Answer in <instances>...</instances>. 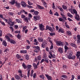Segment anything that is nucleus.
I'll use <instances>...</instances> for the list:
<instances>
[{
    "instance_id": "nucleus-53",
    "label": "nucleus",
    "mask_w": 80,
    "mask_h": 80,
    "mask_svg": "<svg viewBox=\"0 0 80 80\" xmlns=\"http://www.w3.org/2000/svg\"><path fill=\"white\" fill-rule=\"evenodd\" d=\"M27 7L29 8H33V7L31 6H29V5H28L27 6Z\"/></svg>"
},
{
    "instance_id": "nucleus-60",
    "label": "nucleus",
    "mask_w": 80,
    "mask_h": 80,
    "mask_svg": "<svg viewBox=\"0 0 80 80\" xmlns=\"http://www.w3.org/2000/svg\"><path fill=\"white\" fill-rule=\"evenodd\" d=\"M44 61H45V60L44 59H42V60L40 62V63H43V62H44Z\"/></svg>"
},
{
    "instance_id": "nucleus-9",
    "label": "nucleus",
    "mask_w": 80,
    "mask_h": 80,
    "mask_svg": "<svg viewBox=\"0 0 80 80\" xmlns=\"http://www.w3.org/2000/svg\"><path fill=\"white\" fill-rule=\"evenodd\" d=\"M77 43H80V35L79 34H78L77 36Z\"/></svg>"
},
{
    "instance_id": "nucleus-12",
    "label": "nucleus",
    "mask_w": 80,
    "mask_h": 80,
    "mask_svg": "<svg viewBox=\"0 0 80 80\" xmlns=\"http://www.w3.org/2000/svg\"><path fill=\"white\" fill-rule=\"evenodd\" d=\"M58 32L59 33H64V30L62 28H59L58 31Z\"/></svg>"
},
{
    "instance_id": "nucleus-19",
    "label": "nucleus",
    "mask_w": 80,
    "mask_h": 80,
    "mask_svg": "<svg viewBox=\"0 0 80 80\" xmlns=\"http://www.w3.org/2000/svg\"><path fill=\"white\" fill-rule=\"evenodd\" d=\"M32 65L33 66L34 69H37V68H38V66H37L36 63H33Z\"/></svg>"
},
{
    "instance_id": "nucleus-43",
    "label": "nucleus",
    "mask_w": 80,
    "mask_h": 80,
    "mask_svg": "<svg viewBox=\"0 0 80 80\" xmlns=\"http://www.w3.org/2000/svg\"><path fill=\"white\" fill-rule=\"evenodd\" d=\"M54 15H55L57 17H58V16H59V14H58V12H56L54 14Z\"/></svg>"
},
{
    "instance_id": "nucleus-20",
    "label": "nucleus",
    "mask_w": 80,
    "mask_h": 80,
    "mask_svg": "<svg viewBox=\"0 0 80 80\" xmlns=\"http://www.w3.org/2000/svg\"><path fill=\"white\" fill-rule=\"evenodd\" d=\"M2 45H4V46H5V47H7V42H6V41L3 40L2 42Z\"/></svg>"
},
{
    "instance_id": "nucleus-47",
    "label": "nucleus",
    "mask_w": 80,
    "mask_h": 80,
    "mask_svg": "<svg viewBox=\"0 0 80 80\" xmlns=\"http://www.w3.org/2000/svg\"><path fill=\"white\" fill-rule=\"evenodd\" d=\"M28 5H33V3L30 2V1H28Z\"/></svg>"
},
{
    "instance_id": "nucleus-4",
    "label": "nucleus",
    "mask_w": 80,
    "mask_h": 80,
    "mask_svg": "<svg viewBox=\"0 0 80 80\" xmlns=\"http://www.w3.org/2000/svg\"><path fill=\"white\" fill-rule=\"evenodd\" d=\"M40 17L39 15L33 17V20L35 22H37V20H40Z\"/></svg>"
},
{
    "instance_id": "nucleus-37",
    "label": "nucleus",
    "mask_w": 80,
    "mask_h": 80,
    "mask_svg": "<svg viewBox=\"0 0 80 80\" xmlns=\"http://www.w3.org/2000/svg\"><path fill=\"white\" fill-rule=\"evenodd\" d=\"M37 58H38V60L39 61H40V60L42 59V58H41V55H39L37 57Z\"/></svg>"
},
{
    "instance_id": "nucleus-62",
    "label": "nucleus",
    "mask_w": 80,
    "mask_h": 80,
    "mask_svg": "<svg viewBox=\"0 0 80 80\" xmlns=\"http://www.w3.org/2000/svg\"><path fill=\"white\" fill-rule=\"evenodd\" d=\"M14 27L16 29H17L18 28V26L17 25H15L14 26Z\"/></svg>"
},
{
    "instance_id": "nucleus-27",
    "label": "nucleus",
    "mask_w": 80,
    "mask_h": 80,
    "mask_svg": "<svg viewBox=\"0 0 80 80\" xmlns=\"http://www.w3.org/2000/svg\"><path fill=\"white\" fill-rule=\"evenodd\" d=\"M27 67L28 68L27 70H30L31 68H32V65H30L28 64L27 66Z\"/></svg>"
},
{
    "instance_id": "nucleus-45",
    "label": "nucleus",
    "mask_w": 80,
    "mask_h": 80,
    "mask_svg": "<svg viewBox=\"0 0 80 80\" xmlns=\"http://www.w3.org/2000/svg\"><path fill=\"white\" fill-rule=\"evenodd\" d=\"M14 33H20V31H15Z\"/></svg>"
},
{
    "instance_id": "nucleus-2",
    "label": "nucleus",
    "mask_w": 80,
    "mask_h": 80,
    "mask_svg": "<svg viewBox=\"0 0 80 80\" xmlns=\"http://www.w3.org/2000/svg\"><path fill=\"white\" fill-rule=\"evenodd\" d=\"M52 27L49 26L47 25L46 27V28L45 29V30H48L50 31V32H53V31H55L56 29L54 27Z\"/></svg>"
},
{
    "instance_id": "nucleus-44",
    "label": "nucleus",
    "mask_w": 80,
    "mask_h": 80,
    "mask_svg": "<svg viewBox=\"0 0 80 80\" xmlns=\"http://www.w3.org/2000/svg\"><path fill=\"white\" fill-rule=\"evenodd\" d=\"M36 77H37V74H36V73H34L33 74V78H35Z\"/></svg>"
},
{
    "instance_id": "nucleus-33",
    "label": "nucleus",
    "mask_w": 80,
    "mask_h": 80,
    "mask_svg": "<svg viewBox=\"0 0 80 80\" xmlns=\"http://www.w3.org/2000/svg\"><path fill=\"white\" fill-rule=\"evenodd\" d=\"M34 13L35 15H38V14L39 13V12L38 11H36L34 12Z\"/></svg>"
},
{
    "instance_id": "nucleus-35",
    "label": "nucleus",
    "mask_w": 80,
    "mask_h": 80,
    "mask_svg": "<svg viewBox=\"0 0 80 80\" xmlns=\"http://www.w3.org/2000/svg\"><path fill=\"white\" fill-rule=\"evenodd\" d=\"M43 4L45 7V8H47V4L46 2H44Z\"/></svg>"
},
{
    "instance_id": "nucleus-32",
    "label": "nucleus",
    "mask_w": 80,
    "mask_h": 80,
    "mask_svg": "<svg viewBox=\"0 0 80 80\" xmlns=\"http://www.w3.org/2000/svg\"><path fill=\"white\" fill-rule=\"evenodd\" d=\"M30 70L29 69L28 70L27 73V76L28 78H29V77H30Z\"/></svg>"
},
{
    "instance_id": "nucleus-49",
    "label": "nucleus",
    "mask_w": 80,
    "mask_h": 80,
    "mask_svg": "<svg viewBox=\"0 0 80 80\" xmlns=\"http://www.w3.org/2000/svg\"><path fill=\"white\" fill-rule=\"evenodd\" d=\"M69 11H70L71 13L72 14H74V13L73 12V11L72 10V9H69Z\"/></svg>"
},
{
    "instance_id": "nucleus-15",
    "label": "nucleus",
    "mask_w": 80,
    "mask_h": 80,
    "mask_svg": "<svg viewBox=\"0 0 80 80\" xmlns=\"http://www.w3.org/2000/svg\"><path fill=\"white\" fill-rule=\"evenodd\" d=\"M9 42H10L11 43L14 44V45L16 44V42L15 41L12 39H11V40H10V41H9Z\"/></svg>"
},
{
    "instance_id": "nucleus-6",
    "label": "nucleus",
    "mask_w": 80,
    "mask_h": 80,
    "mask_svg": "<svg viewBox=\"0 0 80 80\" xmlns=\"http://www.w3.org/2000/svg\"><path fill=\"white\" fill-rule=\"evenodd\" d=\"M45 76H46L48 80H52V77L50 76H49L48 74H45Z\"/></svg>"
},
{
    "instance_id": "nucleus-7",
    "label": "nucleus",
    "mask_w": 80,
    "mask_h": 80,
    "mask_svg": "<svg viewBox=\"0 0 80 80\" xmlns=\"http://www.w3.org/2000/svg\"><path fill=\"white\" fill-rule=\"evenodd\" d=\"M57 44H58V45L59 46H63V42H62L61 41H58L57 42Z\"/></svg>"
},
{
    "instance_id": "nucleus-11",
    "label": "nucleus",
    "mask_w": 80,
    "mask_h": 80,
    "mask_svg": "<svg viewBox=\"0 0 80 80\" xmlns=\"http://www.w3.org/2000/svg\"><path fill=\"white\" fill-rule=\"evenodd\" d=\"M37 7H38V8L39 9H40V10H44V9H45L44 7L42 6L39 4H38L37 5Z\"/></svg>"
},
{
    "instance_id": "nucleus-3",
    "label": "nucleus",
    "mask_w": 80,
    "mask_h": 80,
    "mask_svg": "<svg viewBox=\"0 0 80 80\" xmlns=\"http://www.w3.org/2000/svg\"><path fill=\"white\" fill-rule=\"evenodd\" d=\"M39 30L41 31H43L45 30V28L44 25H43V24H39Z\"/></svg>"
},
{
    "instance_id": "nucleus-1",
    "label": "nucleus",
    "mask_w": 80,
    "mask_h": 80,
    "mask_svg": "<svg viewBox=\"0 0 80 80\" xmlns=\"http://www.w3.org/2000/svg\"><path fill=\"white\" fill-rule=\"evenodd\" d=\"M73 12L75 14V18L76 20L78 21H80V16L79 15L77 14V11L76 9H73Z\"/></svg>"
},
{
    "instance_id": "nucleus-29",
    "label": "nucleus",
    "mask_w": 80,
    "mask_h": 80,
    "mask_svg": "<svg viewBox=\"0 0 80 80\" xmlns=\"http://www.w3.org/2000/svg\"><path fill=\"white\" fill-rule=\"evenodd\" d=\"M16 21L18 23H22V20H19L18 19H16Z\"/></svg>"
},
{
    "instance_id": "nucleus-40",
    "label": "nucleus",
    "mask_w": 80,
    "mask_h": 80,
    "mask_svg": "<svg viewBox=\"0 0 80 80\" xmlns=\"http://www.w3.org/2000/svg\"><path fill=\"white\" fill-rule=\"evenodd\" d=\"M74 65L76 68H77V67H78V62L75 63L74 64Z\"/></svg>"
},
{
    "instance_id": "nucleus-30",
    "label": "nucleus",
    "mask_w": 80,
    "mask_h": 80,
    "mask_svg": "<svg viewBox=\"0 0 80 80\" xmlns=\"http://www.w3.org/2000/svg\"><path fill=\"white\" fill-rule=\"evenodd\" d=\"M21 53H27V51L26 50H25L24 51L23 50H21L20 51Z\"/></svg>"
},
{
    "instance_id": "nucleus-51",
    "label": "nucleus",
    "mask_w": 80,
    "mask_h": 80,
    "mask_svg": "<svg viewBox=\"0 0 80 80\" xmlns=\"http://www.w3.org/2000/svg\"><path fill=\"white\" fill-rule=\"evenodd\" d=\"M72 78L70 80H73L74 78H75V76H74L73 75H72Z\"/></svg>"
},
{
    "instance_id": "nucleus-42",
    "label": "nucleus",
    "mask_w": 80,
    "mask_h": 80,
    "mask_svg": "<svg viewBox=\"0 0 80 80\" xmlns=\"http://www.w3.org/2000/svg\"><path fill=\"white\" fill-rule=\"evenodd\" d=\"M34 48L36 49H38V50H40V47H38V46H35Z\"/></svg>"
},
{
    "instance_id": "nucleus-34",
    "label": "nucleus",
    "mask_w": 80,
    "mask_h": 80,
    "mask_svg": "<svg viewBox=\"0 0 80 80\" xmlns=\"http://www.w3.org/2000/svg\"><path fill=\"white\" fill-rule=\"evenodd\" d=\"M52 8L53 10H55V3H54L53 2L52 3Z\"/></svg>"
},
{
    "instance_id": "nucleus-46",
    "label": "nucleus",
    "mask_w": 80,
    "mask_h": 80,
    "mask_svg": "<svg viewBox=\"0 0 80 80\" xmlns=\"http://www.w3.org/2000/svg\"><path fill=\"white\" fill-rule=\"evenodd\" d=\"M12 20H9L8 22V25H10V24H11L10 23H12Z\"/></svg>"
},
{
    "instance_id": "nucleus-63",
    "label": "nucleus",
    "mask_w": 80,
    "mask_h": 80,
    "mask_svg": "<svg viewBox=\"0 0 80 80\" xmlns=\"http://www.w3.org/2000/svg\"><path fill=\"white\" fill-rule=\"evenodd\" d=\"M26 41L28 43V44H29V45L31 43H30V41H29V40H27Z\"/></svg>"
},
{
    "instance_id": "nucleus-58",
    "label": "nucleus",
    "mask_w": 80,
    "mask_h": 80,
    "mask_svg": "<svg viewBox=\"0 0 80 80\" xmlns=\"http://www.w3.org/2000/svg\"><path fill=\"white\" fill-rule=\"evenodd\" d=\"M62 18L63 19H65V20H67V18L65 17V16H63L62 17Z\"/></svg>"
},
{
    "instance_id": "nucleus-41",
    "label": "nucleus",
    "mask_w": 80,
    "mask_h": 80,
    "mask_svg": "<svg viewBox=\"0 0 80 80\" xmlns=\"http://www.w3.org/2000/svg\"><path fill=\"white\" fill-rule=\"evenodd\" d=\"M24 20L25 21V22H26L27 23L28 22V18L27 17L25 18H24Z\"/></svg>"
},
{
    "instance_id": "nucleus-26",
    "label": "nucleus",
    "mask_w": 80,
    "mask_h": 80,
    "mask_svg": "<svg viewBox=\"0 0 80 80\" xmlns=\"http://www.w3.org/2000/svg\"><path fill=\"white\" fill-rule=\"evenodd\" d=\"M16 57L17 58L19 59L20 58H22V56L20 55L19 54H18L16 55Z\"/></svg>"
},
{
    "instance_id": "nucleus-54",
    "label": "nucleus",
    "mask_w": 80,
    "mask_h": 80,
    "mask_svg": "<svg viewBox=\"0 0 80 80\" xmlns=\"http://www.w3.org/2000/svg\"><path fill=\"white\" fill-rule=\"evenodd\" d=\"M2 20H4V21H5V22H7V23H8V20L7 19H5V18H4Z\"/></svg>"
},
{
    "instance_id": "nucleus-14",
    "label": "nucleus",
    "mask_w": 80,
    "mask_h": 80,
    "mask_svg": "<svg viewBox=\"0 0 80 80\" xmlns=\"http://www.w3.org/2000/svg\"><path fill=\"white\" fill-rule=\"evenodd\" d=\"M21 5H22V7H27V4H26V3H25L24 1H22L21 2Z\"/></svg>"
},
{
    "instance_id": "nucleus-22",
    "label": "nucleus",
    "mask_w": 80,
    "mask_h": 80,
    "mask_svg": "<svg viewBox=\"0 0 80 80\" xmlns=\"http://www.w3.org/2000/svg\"><path fill=\"white\" fill-rule=\"evenodd\" d=\"M9 3L12 5H14L15 3V0H13L11 2H10Z\"/></svg>"
},
{
    "instance_id": "nucleus-55",
    "label": "nucleus",
    "mask_w": 80,
    "mask_h": 80,
    "mask_svg": "<svg viewBox=\"0 0 80 80\" xmlns=\"http://www.w3.org/2000/svg\"><path fill=\"white\" fill-rule=\"evenodd\" d=\"M63 68H66V69H67V65H64L63 66H62Z\"/></svg>"
},
{
    "instance_id": "nucleus-64",
    "label": "nucleus",
    "mask_w": 80,
    "mask_h": 80,
    "mask_svg": "<svg viewBox=\"0 0 80 80\" xmlns=\"http://www.w3.org/2000/svg\"><path fill=\"white\" fill-rule=\"evenodd\" d=\"M49 14L50 15H52L53 14V12H52V10L50 9L49 11Z\"/></svg>"
},
{
    "instance_id": "nucleus-31",
    "label": "nucleus",
    "mask_w": 80,
    "mask_h": 80,
    "mask_svg": "<svg viewBox=\"0 0 80 80\" xmlns=\"http://www.w3.org/2000/svg\"><path fill=\"white\" fill-rule=\"evenodd\" d=\"M62 7L64 10H66L67 9V7L65 5H62Z\"/></svg>"
},
{
    "instance_id": "nucleus-39",
    "label": "nucleus",
    "mask_w": 80,
    "mask_h": 80,
    "mask_svg": "<svg viewBox=\"0 0 80 80\" xmlns=\"http://www.w3.org/2000/svg\"><path fill=\"white\" fill-rule=\"evenodd\" d=\"M25 57L26 60H29V56H28V54H26L25 56Z\"/></svg>"
},
{
    "instance_id": "nucleus-24",
    "label": "nucleus",
    "mask_w": 80,
    "mask_h": 80,
    "mask_svg": "<svg viewBox=\"0 0 80 80\" xmlns=\"http://www.w3.org/2000/svg\"><path fill=\"white\" fill-rule=\"evenodd\" d=\"M67 15L70 18H73V15H72L70 13L68 12L67 13Z\"/></svg>"
},
{
    "instance_id": "nucleus-16",
    "label": "nucleus",
    "mask_w": 80,
    "mask_h": 80,
    "mask_svg": "<svg viewBox=\"0 0 80 80\" xmlns=\"http://www.w3.org/2000/svg\"><path fill=\"white\" fill-rule=\"evenodd\" d=\"M70 45L72 46V47H74L75 48H77V46L76 44L73 43H71L70 44Z\"/></svg>"
},
{
    "instance_id": "nucleus-56",
    "label": "nucleus",
    "mask_w": 80,
    "mask_h": 80,
    "mask_svg": "<svg viewBox=\"0 0 80 80\" xmlns=\"http://www.w3.org/2000/svg\"><path fill=\"white\" fill-rule=\"evenodd\" d=\"M55 27H56V30L57 31L58 30V29H59V27H58V26H56Z\"/></svg>"
},
{
    "instance_id": "nucleus-57",
    "label": "nucleus",
    "mask_w": 80,
    "mask_h": 80,
    "mask_svg": "<svg viewBox=\"0 0 80 80\" xmlns=\"http://www.w3.org/2000/svg\"><path fill=\"white\" fill-rule=\"evenodd\" d=\"M68 20L70 22H72V21H73V20L70 18H68Z\"/></svg>"
},
{
    "instance_id": "nucleus-5",
    "label": "nucleus",
    "mask_w": 80,
    "mask_h": 80,
    "mask_svg": "<svg viewBox=\"0 0 80 80\" xmlns=\"http://www.w3.org/2000/svg\"><path fill=\"white\" fill-rule=\"evenodd\" d=\"M73 55V51L72 50L69 51L68 52V55H67V58H69L71 56Z\"/></svg>"
},
{
    "instance_id": "nucleus-17",
    "label": "nucleus",
    "mask_w": 80,
    "mask_h": 80,
    "mask_svg": "<svg viewBox=\"0 0 80 80\" xmlns=\"http://www.w3.org/2000/svg\"><path fill=\"white\" fill-rule=\"evenodd\" d=\"M38 40L39 42H43V39L42 38L39 37L38 38Z\"/></svg>"
},
{
    "instance_id": "nucleus-21",
    "label": "nucleus",
    "mask_w": 80,
    "mask_h": 80,
    "mask_svg": "<svg viewBox=\"0 0 80 80\" xmlns=\"http://www.w3.org/2000/svg\"><path fill=\"white\" fill-rule=\"evenodd\" d=\"M16 6L18 8H20V7H21V6H20V4L18 2L16 3Z\"/></svg>"
},
{
    "instance_id": "nucleus-8",
    "label": "nucleus",
    "mask_w": 80,
    "mask_h": 80,
    "mask_svg": "<svg viewBox=\"0 0 80 80\" xmlns=\"http://www.w3.org/2000/svg\"><path fill=\"white\" fill-rule=\"evenodd\" d=\"M76 56L77 57V59H79V61H80V52L78 51L77 52Z\"/></svg>"
},
{
    "instance_id": "nucleus-48",
    "label": "nucleus",
    "mask_w": 80,
    "mask_h": 80,
    "mask_svg": "<svg viewBox=\"0 0 80 80\" xmlns=\"http://www.w3.org/2000/svg\"><path fill=\"white\" fill-rule=\"evenodd\" d=\"M47 45V44H43L42 43V47H43V48H45L46 47V46Z\"/></svg>"
},
{
    "instance_id": "nucleus-25",
    "label": "nucleus",
    "mask_w": 80,
    "mask_h": 80,
    "mask_svg": "<svg viewBox=\"0 0 80 80\" xmlns=\"http://www.w3.org/2000/svg\"><path fill=\"white\" fill-rule=\"evenodd\" d=\"M5 37L6 38V39H7V41L8 42H10V40H11L10 39V37H8V36H5Z\"/></svg>"
},
{
    "instance_id": "nucleus-52",
    "label": "nucleus",
    "mask_w": 80,
    "mask_h": 80,
    "mask_svg": "<svg viewBox=\"0 0 80 80\" xmlns=\"http://www.w3.org/2000/svg\"><path fill=\"white\" fill-rule=\"evenodd\" d=\"M1 23L2 24V25H3V26H5V22H4L2 21Z\"/></svg>"
},
{
    "instance_id": "nucleus-13",
    "label": "nucleus",
    "mask_w": 80,
    "mask_h": 80,
    "mask_svg": "<svg viewBox=\"0 0 80 80\" xmlns=\"http://www.w3.org/2000/svg\"><path fill=\"white\" fill-rule=\"evenodd\" d=\"M16 80H22V79L20 78V77L18 75H15L14 76Z\"/></svg>"
},
{
    "instance_id": "nucleus-50",
    "label": "nucleus",
    "mask_w": 80,
    "mask_h": 80,
    "mask_svg": "<svg viewBox=\"0 0 80 80\" xmlns=\"http://www.w3.org/2000/svg\"><path fill=\"white\" fill-rule=\"evenodd\" d=\"M64 48H65V50H68V49H69V48H68V47H67V46L66 45L65 46Z\"/></svg>"
},
{
    "instance_id": "nucleus-28",
    "label": "nucleus",
    "mask_w": 80,
    "mask_h": 80,
    "mask_svg": "<svg viewBox=\"0 0 80 80\" xmlns=\"http://www.w3.org/2000/svg\"><path fill=\"white\" fill-rule=\"evenodd\" d=\"M66 33H67L68 35H69V36H71V35H72L71 32H70V31H67L66 32Z\"/></svg>"
},
{
    "instance_id": "nucleus-36",
    "label": "nucleus",
    "mask_w": 80,
    "mask_h": 80,
    "mask_svg": "<svg viewBox=\"0 0 80 80\" xmlns=\"http://www.w3.org/2000/svg\"><path fill=\"white\" fill-rule=\"evenodd\" d=\"M22 66L24 68H25V69H27V66H26V65L25 64V63H23L22 64Z\"/></svg>"
},
{
    "instance_id": "nucleus-18",
    "label": "nucleus",
    "mask_w": 80,
    "mask_h": 80,
    "mask_svg": "<svg viewBox=\"0 0 80 80\" xmlns=\"http://www.w3.org/2000/svg\"><path fill=\"white\" fill-rule=\"evenodd\" d=\"M58 52L60 53H62L63 52V49L62 48H59L58 49Z\"/></svg>"
},
{
    "instance_id": "nucleus-59",
    "label": "nucleus",
    "mask_w": 80,
    "mask_h": 80,
    "mask_svg": "<svg viewBox=\"0 0 80 80\" xmlns=\"http://www.w3.org/2000/svg\"><path fill=\"white\" fill-rule=\"evenodd\" d=\"M59 20L60 22H63V19L61 18H59Z\"/></svg>"
},
{
    "instance_id": "nucleus-10",
    "label": "nucleus",
    "mask_w": 80,
    "mask_h": 80,
    "mask_svg": "<svg viewBox=\"0 0 80 80\" xmlns=\"http://www.w3.org/2000/svg\"><path fill=\"white\" fill-rule=\"evenodd\" d=\"M75 57H76V56L74 55H72V56H69V57L68 58V59H69L70 60H71L72 59V60H75Z\"/></svg>"
},
{
    "instance_id": "nucleus-38",
    "label": "nucleus",
    "mask_w": 80,
    "mask_h": 80,
    "mask_svg": "<svg viewBox=\"0 0 80 80\" xmlns=\"http://www.w3.org/2000/svg\"><path fill=\"white\" fill-rule=\"evenodd\" d=\"M16 37L18 39H20L21 38V36H20V35L19 34H18V35L16 36Z\"/></svg>"
},
{
    "instance_id": "nucleus-61",
    "label": "nucleus",
    "mask_w": 80,
    "mask_h": 80,
    "mask_svg": "<svg viewBox=\"0 0 80 80\" xmlns=\"http://www.w3.org/2000/svg\"><path fill=\"white\" fill-rule=\"evenodd\" d=\"M11 23L10 24V26H13L14 24H15V23H14V22H11Z\"/></svg>"
},
{
    "instance_id": "nucleus-23",
    "label": "nucleus",
    "mask_w": 80,
    "mask_h": 80,
    "mask_svg": "<svg viewBox=\"0 0 80 80\" xmlns=\"http://www.w3.org/2000/svg\"><path fill=\"white\" fill-rule=\"evenodd\" d=\"M40 78H42L43 80H45V76H44V75L43 74H42L41 75H40L39 76Z\"/></svg>"
}]
</instances>
